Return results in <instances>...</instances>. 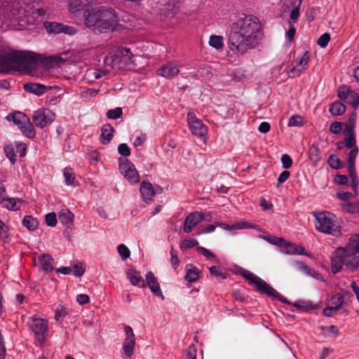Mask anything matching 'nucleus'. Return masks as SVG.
<instances>
[{
  "label": "nucleus",
  "instance_id": "nucleus-1",
  "mask_svg": "<svg viewBox=\"0 0 359 359\" xmlns=\"http://www.w3.org/2000/svg\"><path fill=\"white\" fill-rule=\"evenodd\" d=\"M262 25L255 16L245 18L232 23L228 37V46L234 53L243 55L255 48L261 39Z\"/></svg>",
  "mask_w": 359,
  "mask_h": 359
},
{
  "label": "nucleus",
  "instance_id": "nucleus-2",
  "mask_svg": "<svg viewBox=\"0 0 359 359\" xmlns=\"http://www.w3.org/2000/svg\"><path fill=\"white\" fill-rule=\"evenodd\" d=\"M84 18L86 26L98 33L113 30L118 21L116 11L107 6L88 8Z\"/></svg>",
  "mask_w": 359,
  "mask_h": 359
},
{
  "label": "nucleus",
  "instance_id": "nucleus-3",
  "mask_svg": "<svg viewBox=\"0 0 359 359\" xmlns=\"http://www.w3.org/2000/svg\"><path fill=\"white\" fill-rule=\"evenodd\" d=\"M41 62V57L23 51L12 50L0 54V72L35 69Z\"/></svg>",
  "mask_w": 359,
  "mask_h": 359
},
{
  "label": "nucleus",
  "instance_id": "nucleus-4",
  "mask_svg": "<svg viewBox=\"0 0 359 359\" xmlns=\"http://www.w3.org/2000/svg\"><path fill=\"white\" fill-rule=\"evenodd\" d=\"M358 252H348L342 250V248H338L333 253L331 259L332 271L334 273L339 272L344 264L347 269L355 271L359 267V255Z\"/></svg>",
  "mask_w": 359,
  "mask_h": 359
},
{
  "label": "nucleus",
  "instance_id": "nucleus-5",
  "mask_svg": "<svg viewBox=\"0 0 359 359\" xmlns=\"http://www.w3.org/2000/svg\"><path fill=\"white\" fill-rule=\"evenodd\" d=\"M242 276L249 281V283L254 285L257 292L264 294L269 297H273L277 300L285 303L290 304L287 299L280 294L273 287L269 285L266 281L255 276L248 270H244L241 273Z\"/></svg>",
  "mask_w": 359,
  "mask_h": 359
},
{
  "label": "nucleus",
  "instance_id": "nucleus-6",
  "mask_svg": "<svg viewBox=\"0 0 359 359\" xmlns=\"http://www.w3.org/2000/svg\"><path fill=\"white\" fill-rule=\"evenodd\" d=\"M332 215L329 212H322L315 214L317 222L316 229L323 233H329L334 236L341 234L340 227L334 223Z\"/></svg>",
  "mask_w": 359,
  "mask_h": 359
},
{
  "label": "nucleus",
  "instance_id": "nucleus-7",
  "mask_svg": "<svg viewBox=\"0 0 359 359\" xmlns=\"http://www.w3.org/2000/svg\"><path fill=\"white\" fill-rule=\"evenodd\" d=\"M8 121H13L17 125L22 134L29 139H34L36 136V131L33 123L30 122L29 118L24 113L16 111L6 116Z\"/></svg>",
  "mask_w": 359,
  "mask_h": 359
},
{
  "label": "nucleus",
  "instance_id": "nucleus-8",
  "mask_svg": "<svg viewBox=\"0 0 359 359\" xmlns=\"http://www.w3.org/2000/svg\"><path fill=\"white\" fill-rule=\"evenodd\" d=\"M55 118V114L48 109H38L35 111L32 116L33 125L43 128L50 125Z\"/></svg>",
  "mask_w": 359,
  "mask_h": 359
},
{
  "label": "nucleus",
  "instance_id": "nucleus-9",
  "mask_svg": "<svg viewBox=\"0 0 359 359\" xmlns=\"http://www.w3.org/2000/svg\"><path fill=\"white\" fill-rule=\"evenodd\" d=\"M187 122L193 135L205 137L208 134V128L202 121L196 116L194 112H189L187 115Z\"/></svg>",
  "mask_w": 359,
  "mask_h": 359
},
{
  "label": "nucleus",
  "instance_id": "nucleus-10",
  "mask_svg": "<svg viewBox=\"0 0 359 359\" xmlns=\"http://www.w3.org/2000/svg\"><path fill=\"white\" fill-rule=\"evenodd\" d=\"M44 27L49 33H64L72 36L77 32L76 29L74 27L56 22H46L44 23Z\"/></svg>",
  "mask_w": 359,
  "mask_h": 359
},
{
  "label": "nucleus",
  "instance_id": "nucleus-11",
  "mask_svg": "<svg viewBox=\"0 0 359 359\" xmlns=\"http://www.w3.org/2000/svg\"><path fill=\"white\" fill-rule=\"evenodd\" d=\"M30 327L33 332L39 337V340L43 342L45 340L44 335L48 331V321L41 318L32 317Z\"/></svg>",
  "mask_w": 359,
  "mask_h": 359
},
{
  "label": "nucleus",
  "instance_id": "nucleus-12",
  "mask_svg": "<svg viewBox=\"0 0 359 359\" xmlns=\"http://www.w3.org/2000/svg\"><path fill=\"white\" fill-rule=\"evenodd\" d=\"M114 55L117 57L116 60L118 62L117 67L118 69H122L132 62L133 54L129 48H119L114 53Z\"/></svg>",
  "mask_w": 359,
  "mask_h": 359
},
{
  "label": "nucleus",
  "instance_id": "nucleus-13",
  "mask_svg": "<svg viewBox=\"0 0 359 359\" xmlns=\"http://www.w3.org/2000/svg\"><path fill=\"white\" fill-rule=\"evenodd\" d=\"M204 219L202 212H194L190 213L184 222L183 230L186 233H190L194 226Z\"/></svg>",
  "mask_w": 359,
  "mask_h": 359
},
{
  "label": "nucleus",
  "instance_id": "nucleus-14",
  "mask_svg": "<svg viewBox=\"0 0 359 359\" xmlns=\"http://www.w3.org/2000/svg\"><path fill=\"white\" fill-rule=\"evenodd\" d=\"M180 69L178 65L175 62H168L161 66L158 70L157 73L163 77L172 79L177 75Z\"/></svg>",
  "mask_w": 359,
  "mask_h": 359
},
{
  "label": "nucleus",
  "instance_id": "nucleus-15",
  "mask_svg": "<svg viewBox=\"0 0 359 359\" xmlns=\"http://www.w3.org/2000/svg\"><path fill=\"white\" fill-rule=\"evenodd\" d=\"M146 280L151 291L157 297L164 299V296L161 292L160 285L157 278L151 271H149L146 274Z\"/></svg>",
  "mask_w": 359,
  "mask_h": 359
},
{
  "label": "nucleus",
  "instance_id": "nucleus-16",
  "mask_svg": "<svg viewBox=\"0 0 359 359\" xmlns=\"http://www.w3.org/2000/svg\"><path fill=\"white\" fill-rule=\"evenodd\" d=\"M121 172L128 181L131 184H135L139 182V175L136 170L134 168V165L131 163H127L121 165L120 166Z\"/></svg>",
  "mask_w": 359,
  "mask_h": 359
},
{
  "label": "nucleus",
  "instance_id": "nucleus-17",
  "mask_svg": "<svg viewBox=\"0 0 359 359\" xmlns=\"http://www.w3.org/2000/svg\"><path fill=\"white\" fill-rule=\"evenodd\" d=\"M23 88L27 93L34 94L37 96H41L48 91L50 87L38 83L29 82L25 83Z\"/></svg>",
  "mask_w": 359,
  "mask_h": 359
},
{
  "label": "nucleus",
  "instance_id": "nucleus-18",
  "mask_svg": "<svg viewBox=\"0 0 359 359\" xmlns=\"http://www.w3.org/2000/svg\"><path fill=\"white\" fill-rule=\"evenodd\" d=\"M140 191L144 201H151L155 195L154 187L150 182L143 181L141 182Z\"/></svg>",
  "mask_w": 359,
  "mask_h": 359
},
{
  "label": "nucleus",
  "instance_id": "nucleus-19",
  "mask_svg": "<svg viewBox=\"0 0 359 359\" xmlns=\"http://www.w3.org/2000/svg\"><path fill=\"white\" fill-rule=\"evenodd\" d=\"M58 218L61 223L71 228L74 224V214L68 209H62L59 212Z\"/></svg>",
  "mask_w": 359,
  "mask_h": 359
},
{
  "label": "nucleus",
  "instance_id": "nucleus-20",
  "mask_svg": "<svg viewBox=\"0 0 359 359\" xmlns=\"http://www.w3.org/2000/svg\"><path fill=\"white\" fill-rule=\"evenodd\" d=\"M114 128L110 124H105L101 129L100 142L107 144L113 137Z\"/></svg>",
  "mask_w": 359,
  "mask_h": 359
},
{
  "label": "nucleus",
  "instance_id": "nucleus-21",
  "mask_svg": "<svg viewBox=\"0 0 359 359\" xmlns=\"http://www.w3.org/2000/svg\"><path fill=\"white\" fill-rule=\"evenodd\" d=\"M186 270L185 280L194 283L199 280L201 271L196 266L192 265L187 266Z\"/></svg>",
  "mask_w": 359,
  "mask_h": 359
},
{
  "label": "nucleus",
  "instance_id": "nucleus-22",
  "mask_svg": "<svg viewBox=\"0 0 359 359\" xmlns=\"http://www.w3.org/2000/svg\"><path fill=\"white\" fill-rule=\"evenodd\" d=\"M39 262L44 271H52L53 270V259L48 254H42L39 257Z\"/></svg>",
  "mask_w": 359,
  "mask_h": 359
},
{
  "label": "nucleus",
  "instance_id": "nucleus-23",
  "mask_svg": "<svg viewBox=\"0 0 359 359\" xmlns=\"http://www.w3.org/2000/svg\"><path fill=\"white\" fill-rule=\"evenodd\" d=\"M135 346V339L126 338L123 344V349L126 356L130 358L134 353Z\"/></svg>",
  "mask_w": 359,
  "mask_h": 359
},
{
  "label": "nucleus",
  "instance_id": "nucleus-24",
  "mask_svg": "<svg viewBox=\"0 0 359 359\" xmlns=\"http://www.w3.org/2000/svg\"><path fill=\"white\" fill-rule=\"evenodd\" d=\"M127 278L133 285H137L142 282V287L145 286L143 279L140 276V273L135 269L128 270L127 272Z\"/></svg>",
  "mask_w": 359,
  "mask_h": 359
},
{
  "label": "nucleus",
  "instance_id": "nucleus-25",
  "mask_svg": "<svg viewBox=\"0 0 359 359\" xmlns=\"http://www.w3.org/2000/svg\"><path fill=\"white\" fill-rule=\"evenodd\" d=\"M117 57L114 53H109L104 60V68L107 69L109 72L117 67L118 62L116 60Z\"/></svg>",
  "mask_w": 359,
  "mask_h": 359
},
{
  "label": "nucleus",
  "instance_id": "nucleus-26",
  "mask_svg": "<svg viewBox=\"0 0 359 359\" xmlns=\"http://www.w3.org/2000/svg\"><path fill=\"white\" fill-rule=\"evenodd\" d=\"M329 111L333 116H339L345 112L346 106L342 102L337 101L330 104Z\"/></svg>",
  "mask_w": 359,
  "mask_h": 359
},
{
  "label": "nucleus",
  "instance_id": "nucleus-27",
  "mask_svg": "<svg viewBox=\"0 0 359 359\" xmlns=\"http://www.w3.org/2000/svg\"><path fill=\"white\" fill-rule=\"evenodd\" d=\"M342 250H348V252H359V234H355L353 237H352L348 243L344 247L342 248Z\"/></svg>",
  "mask_w": 359,
  "mask_h": 359
},
{
  "label": "nucleus",
  "instance_id": "nucleus-28",
  "mask_svg": "<svg viewBox=\"0 0 359 359\" xmlns=\"http://www.w3.org/2000/svg\"><path fill=\"white\" fill-rule=\"evenodd\" d=\"M22 224L29 230L33 231L38 226V220L31 215H26L22 219Z\"/></svg>",
  "mask_w": 359,
  "mask_h": 359
},
{
  "label": "nucleus",
  "instance_id": "nucleus-29",
  "mask_svg": "<svg viewBox=\"0 0 359 359\" xmlns=\"http://www.w3.org/2000/svg\"><path fill=\"white\" fill-rule=\"evenodd\" d=\"M90 3L89 0H71L69 3V8L72 13L76 12Z\"/></svg>",
  "mask_w": 359,
  "mask_h": 359
},
{
  "label": "nucleus",
  "instance_id": "nucleus-30",
  "mask_svg": "<svg viewBox=\"0 0 359 359\" xmlns=\"http://www.w3.org/2000/svg\"><path fill=\"white\" fill-rule=\"evenodd\" d=\"M298 268L308 276L318 278L320 274L302 262L297 263Z\"/></svg>",
  "mask_w": 359,
  "mask_h": 359
},
{
  "label": "nucleus",
  "instance_id": "nucleus-31",
  "mask_svg": "<svg viewBox=\"0 0 359 359\" xmlns=\"http://www.w3.org/2000/svg\"><path fill=\"white\" fill-rule=\"evenodd\" d=\"M63 175L65 180L66 185L71 186L74 184L75 180V174L72 168L68 167L65 168L63 170Z\"/></svg>",
  "mask_w": 359,
  "mask_h": 359
},
{
  "label": "nucleus",
  "instance_id": "nucleus-32",
  "mask_svg": "<svg viewBox=\"0 0 359 359\" xmlns=\"http://www.w3.org/2000/svg\"><path fill=\"white\" fill-rule=\"evenodd\" d=\"M344 294L342 293H337L331 299V306L338 311L344 304Z\"/></svg>",
  "mask_w": 359,
  "mask_h": 359
},
{
  "label": "nucleus",
  "instance_id": "nucleus-33",
  "mask_svg": "<svg viewBox=\"0 0 359 359\" xmlns=\"http://www.w3.org/2000/svg\"><path fill=\"white\" fill-rule=\"evenodd\" d=\"M358 153V148L355 146L348 154V170H352L355 168V158Z\"/></svg>",
  "mask_w": 359,
  "mask_h": 359
},
{
  "label": "nucleus",
  "instance_id": "nucleus-34",
  "mask_svg": "<svg viewBox=\"0 0 359 359\" xmlns=\"http://www.w3.org/2000/svg\"><path fill=\"white\" fill-rule=\"evenodd\" d=\"M344 211L348 213L359 212V202L354 201L342 204Z\"/></svg>",
  "mask_w": 359,
  "mask_h": 359
},
{
  "label": "nucleus",
  "instance_id": "nucleus-35",
  "mask_svg": "<svg viewBox=\"0 0 359 359\" xmlns=\"http://www.w3.org/2000/svg\"><path fill=\"white\" fill-rule=\"evenodd\" d=\"M209 44L216 49H221L224 46L222 36L219 35H212L210 37Z\"/></svg>",
  "mask_w": 359,
  "mask_h": 359
},
{
  "label": "nucleus",
  "instance_id": "nucleus-36",
  "mask_svg": "<svg viewBox=\"0 0 359 359\" xmlns=\"http://www.w3.org/2000/svg\"><path fill=\"white\" fill-rule=\"evenodd\" d=\"M351 90L346 86H340L338 89L337 95L344 102H348V97Z\"/></svg>",
  "mask_w": 359,
  "mask_h": 359
},
{
  "label": "nucleus",
  "instance_id": "nucleus-37",
  "mask_svg": "<svg viewBox=\"0 0 359 359\" xmlns=\"http://www.w3.org/2000/svg\"><path fill=\"white\" fill-rule=\"evenodd\" d=\"M69 309L68 307L59 306L55 311V319L57 321L62 320L64 318L69 314Z\"/></svg>",
  "mask_w": 359,
  "mask_h": 359
},
{
  "label": "nucleus",
  "instance_id": "nucleus-38",
  "mask_svg": "<svg viewBox=\"0 0 359 359\" xmlns=\"http://www.w3.org/2000/svg\"><path fill=\"white\" fill-rule=\"evenodd\" d=\"M327 163L332 168L335 170L343 167V163L341 160L334 154H332L329 156Z\"/></svg>",
  "mask_w": 359,
  "mask_h": 359
},
{
  "label": "nucleus",
  "instance_id": "nucleus-39",
  "mask_svg": "<svg viewBox=\"0 0 359 359\" xmlns=\"http://www.w3.org/2000/svg\"><path fill=\"white\" fill-rule=\"evenodd\" d=\"M305 124L304 118L299 115L292 116L288 123L289 126H302Z\"/></svg>",
  "mask_w": 359,
  "mask_h": 359
},
{
  "label": "nucleus",
  "instance_id": "nucleus-40",
  "mask_svg": "<svg viewBox=\"0 0 359 359\" xmlns=\"http://www.w3.org/2000/svg\"><path fill=\"white\" fill-rule=\"evenodd\" d=\"M118 252L123 260H126L130 255V251L124 244H120L117 247Z\"/></svg>",
  "mask_w": 359,
  "mask_h": 359
},
{
  "label": "nucleus",
  "instance_id": "nucleus-41",
  "mask_svg": "<svg viewBox=\"0 0 359 359\" xmlns=\"http://www.w3.org/2000/svg\"><path fill=\"white\" fill-rule=\"evenodd\" d=\"M170 262L172 267L175 269H177L179 263L178 259V252L176 249H175L174 245L172 244L171 250H170Z\"/></svg>",
  "mask_w": 359,
  "mask_h": 359
},
{
  "label": "nucleus",
  "instance_id": "nucleus-42",
  "mask_svg": "<svg viewBox=\"0 0 359 359\" xmlns=\"http://www.w3.org/2000/svg\"><path fill=\"white\" fill-rule=\"evenodd\" d=\"M198 243L195 239H193V238L184 239L181 243V249L182 250H187V249H189V248H194V247L198 246Z\"/></svg>",
  "mask_w": 359,
  "mask_h": 359
},
{
  "label": "nucleus",
  "instance_id": "nucleus-43",
  "mask_svg": "<svg viewBox=\"0 0 359 359\" xmlns=\"http://www.w3.org/2000/svg\"><path fill=\"white\" fill-rule=\"evenodd\" d=\"M45 221L48 226L54 227L57 224L56 214L54 212L48 213L45 217Z\"/></svg>",
  "mask_w": 359,
  "mask_h": 359
},
{
  "label": "nucleus",
  "instance_id": "nucleus-44",
  "mask_svg": "<svg viewBox=\"0 0 359 359\" xmlns=\"http://www.w3.org/2000/svg\"><path fill=\"white\" fill-rule=\"evenodd\" d=\"M4 152L6 157L9 159L10 162L12 164H14L16 162V155L13 151V147L10 146L5 147Z\"/></svg>",
  "mask_w": 359,
  "mask_h": 359
},
{
  "label": "nucleus",
  "instance_id": "nucleus-45",
  "mask_svg": "<svg viewBox=\"0 0 359 359\" xmlns=\"http://www.w3.org/2000/svg\"><path fill=\"white\" fill-rule=\"evenodd\" d=\"M346 103L351 104L354 108L359 105V95L357 93L351 90L348 97V102Z\"/></svg>",
  "mask_w": 359,
  "mask_h": 359
},
{
  "label": "nucleus",
  "instance_id": "nucleus-46",
  "mask_svg": "<svg viewBox=\"0 0 359 359\" xmlns=\"http://www.w3.org/2000/svg\"><path fill=\"white\" fill-rule=\"evenodd\" d=\"M122 115V109L121 107H116L114 109H109L107 113V116L108 118L110 119H116Z\"/></svg>",
  "mask_w": 359,
  "mask_h": 359
},
{
  "label": "nucleus",
  "instance_id": "nucleus-47",
  "mask_svg": "<svg viewBox=\"0 0 359 359\" xmlns=\"http://www.w3.org/2000/svg\"><path fill=\"white\" fill-rule=\"evenodd\" d=\"M16 151L19 153L20 156L24 157L26 155L27 145L24 142L15 141Z\"/></svg>",
  "mask_w": 359,
  "mask_h": 359
},
{
  "label": "nucleus",
  "instance_id": "nucleus-48",
  "mask_svg": "<svg viewBox=\"0 0 359 359\" xmlns=\"http://www.w3.org/2000/svg\"><path fill=\"white\" fill-rule=\"evenodd\" d=\"M209 270L210 274L214 276L221 277L222 279H226L227 278V273L222 272L218 267L215 266H211Z\"/></svg>",
  "mask_w": 359,
  "mask_h": 359
},
{
  "label": "nucleus",
  "instance_id": "nucleus-49",
  "mask_svg": "<svg viewBox=\"0 0 359 359\" xmlns=\"http://www.w3.org/2000/svg\"><path fill=\"white\" fill-rule=\"evenodd\" d=\"M8 228L4 224V222L1 219L0 220V238L4 241H6L8 238Z\"/></svg>",
  "mask_w": 359,
  "mask_h": 359
},
{
  "label": "nucleus",
  "instance_id": "nucleus-50",
  "mask_svg": "<svg viewBox=\"0 0 359 359\" xmlns=\"http://www.w3.org/2000/svg\"><path fill=\"white\" fill-rule=\"evenodd\" d=\"M296 308L303 310V311H309L310 309H314L313 306L309 302H306L304 301H298L294 303L293 304Z\"/></svg>",
  "mask_w": 359,
  "mask_h": 359
},
{
  "label": "nucleus",
  "instance_id": "nucleus-51",
  "mask_svg": "<svg viewBox=\"0 0 359 359\" xmlns=\"http://www.w3.org/2000/svg\"><path fill=\"white\" fill-rule=\"evenodd\" d=\"M330 40V35L329 33H325L320 36V37L318 39L317 43L322 48H325L327 46L328 42Z\"/></svg>",
  "mask_w": 359,
  "mask_h": 359
},
{
  "label": "nucleus",
  "instance_id": "nucleus-52",
  "mask_svg": "<svg viewBox=\"0 0 359 359\" xmlns=\"http://www.w3.org/2000/svg\"><path fill=\"white\" fill-rule=\"evenodd\" d=\"M344 142L345 145L349 149H353L356 146L354 134H347L346 137L344 139Z\"/></svg>",
  "mask_w": 359,
  "mask_h": 359
},
{
  "label": "nucleus",
  "instance_id": "nucleus-53",
  "mask_svg": "<svg viewBox=\"0 0 359 359\" xmlns=\"http://www.w3.org/2000/svg\"><path fill=\"white\" fill-rule=\"evenodd\" d=\"M118 152L123 156H128L130 155V149L126 144L121 143L118 147Z\"/></svg>",
  "mask_w": 359,
  "mask_h": 359
},
{
  "label": "nucleus",
  "instance_id": "nucleus-54",
  "mask_svg": "<svg viewBox=\"0 0 359 359\" xmlns=\"http://www.w3.org/2000/svg\"><path fill=\"white\" fill-rule=\"evenodd\" d=\"M281 162L283 164V168L285 169H289L292 165V159L287 154H283L281 157Z\"/></svg>",
  "mask_w": 359,
  "mask_h": 359
},
{
  "label": "nucleus",
  "instance_id": "nucleus-55",
  "mask_svg": "<svg viewBox=\"0 0 359 359\" xmlns=\"http://www.w3.org/2000/svg\"><path fill=\"white\" fill-rule=\"evenodd\" d=\"M348 172L351 179V186L353 187L354 191H356V187L358 184V180L356 175L355 168H353V170H348Z\"/></svg>",
  "mask_w": 359,
  "mask_h": 359
},
{
  "label": "nucleus",
  "instance_id": "nucleus-56",
  "mask_svg": "<svg viewBox=\"0 0 359 359\" xmlns=\"http://www.w3.org/2000/svg\"><path fill=\"white\" fill-rule=\"evenodd\" d=\"M196 250L200 254L203 255L208 259L215 258L216 257V255L213 252H210L209 250L205 248L197 247Z\"/></svg>",
  "mask_w": 359,
  "mask_h": 359
},
{
  "label": "nucleus",
  "instance_id": "nucleus-57",
  "mask_svg": "<svg viewBox=\"0 0 359 359\" xmlns=\"http://www.w3.org/2000/svg\"><path fill=\"white\" fill-rule=\"evenodd\" d=\"M6 207L11 210H17L20 209V206L18 205V202L13 198H10L6 200Z\"/></svg>",
  "mask_w": 359,
  "mask_h": 359
},
{
  "label": "nucleus",
  "instance_id": "nucleus-58",
  "mask_svg": "<svg viewBox=\"0 0 359 359\" xmlns=\"http://www.w3.org/2000/svg\"><path fill=\"white\" fill-rule=\"evenodd\" d=\"M342 123L340 122H334L330 126V131L334 134H339L341 130Z\"/></svg>",
  "mask_w": 359,
  "mask_h": 359
},
{
  "label": "nucleus",
  "instance_id": "nucleus-59",
  "mask_svg": "<svg viewBox=\"0 0 359 359\" xmlns=\"http://www.w3.org/2000/svg\"><path fill=\"white\" fill-rule=\"evenodd\" d=\"M186 359H196V349L194 345L190 346L187 350Z\"/></svg>",
  "mask_w": 359,
  "mask_h": 359
},
{
  "label": "nucleus",
  "instance_id": "nucleus-60",
  "mask_svg": "<svg viewBox=\"0 0 359 359\" xmlns=\"http://www.w3.org/2000/svg\"><path fill=\"white\" fill-rule=\"evenodd\" d=\"M269 242L273 245H276L278 246L282 247L283 244L285 243V240L283 238H278V237H271L266 239Z\"/></svg>",
  "mask_w": 359,
  "mask_h": 359
},
{
  "label": "nucleus",
  "instance_id": "nucleus-61",
  "mask_svg": "<svg viewBox=\"0 0 359 359\" xmlns=\"http://www.w3.org/2000/svg\"><path fill=\"white\" fill-rule=\"evenodd\" d=\"M292 249H293L294 254L304 255H306L307 257H311V255L306 252L305 248L302 245L294 244V248H292Z\"/></svg>",
  "mask_w": 359,
  "mask_h": 359
},
{
  "label": "nucleus",
  "instance_id": "nucleus-62",
  "mask_svg": "<svg viewBox=\"0 0 359 359\" xmlns=\"http://www.w3.org/2000/svg\"><path fill=\"white\" fill-rule=\"evenodd\" d=\"M145 140H146V135L140 133L135 139L133 145L135 147H140V146L143 145Z\"/></svg>",
  "mask_w": 359,
  "mask_h": 359
},
{
  "label": "nucleus",
  "instance_id": "nucleus-63",
  "mask_svg": "<svg viewBox=\"0 0 359 359\" xmlns=\"http://www.w3.org/2000/svg\"><path fill=\"white\" fill-rule=\"evenodd\" d=\"M85 272V269L81 264H75L73 267V273L75 276L80 277Z\"/></svg>",
  "mask_w": 359,
  "mask_h": 359
},
{
  "label": "nucleus",
  "instance_id": "nucleus-64",
  "mask_svg": "<svg viewBox=\"0 0 359 359\" xmlns=\"http://www.w3.org/2000/svg\"><path fill=\"white\" fill-rule=\"evenodd\" d=\"M334 181L338 184L346 185L348 182V179L347 176H346V175H336V177L334 178Z\"/></svg>",
  "mask_w": 359,
  "mask_h": 359
}]
</instances>
